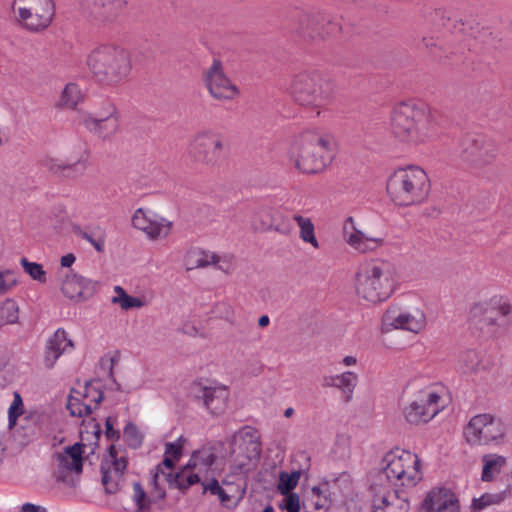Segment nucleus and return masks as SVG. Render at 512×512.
<instances>
[{
  "instance_id": "nucleus-1",
  "label": "nucleus",
  "mask_w": 512,
  "mask_h": 512,
  "mask_svg": "<svg viewBox=\"0 0 512 512\" xmlns=\"http://www.w3.org/2000/svg\"><path fill=\"white\" fill-rule=\"evenodd\" d=\"M390 130L394 138L402 143L425 144L438 136L439 115L425 102H403L392 111Z\"/></svg>"
},
{
  "instance_id": "nucleus-2",
  "label": "nucleus",
  "mask_w": 512,
  "mask_h": 512,
  "mask_svg": "<svg viewBox=\"0 0 512 512\" xmlns=\"http://www.w3.org/2000/svg\"><path fill=\"white\" fill-rule=\"evenodd\" d=\"M186 439L178 437L165 444L164 458L150 473L148 495L139 483L133 485L135 512H150L152 505L159 504L166 497L167 488H173L175 464L180 460Z\"/></svg>"
},
{
  "instance_id": "nucleus-3",
  "label": "nucleus",
  "mask_w": 512,
  "mask_h": 512,
  "mask_svg": "<svg viewBox=\"0 0 512 512\" xmlns=\"http://www.w3.org/2000/svg\"><path fill=\"white\" fill-rule=\"evenodd\" d=\"M397 284L396 268L386 260L363 263L355 275V290L362 300L377 304L386 301Z\"/></svg>"
},
{
  "instance_id": "nucleus-4",
  "label": "nucleus",
  "mask_w": 512,
  "mask_h": 512,
  "mask_svg": "<svg viewBox=\"0 0 512 512\" xmlns=\"http://www.w3.org/2000/svg\"><path fill=\"white\" fill-rule=\"evenodd\" d=\"M87 65L96 81L105 86L123 83L132 69L129 53L114 44L94 48L88 55Z\"/></svg>"
},
{
  "instance_id": "nucleus-5",
  "label": "nucleus",
  "mask_w": 512,
  "mask_h": 512,
  "mask_svg": "<svg viewBox=\"0 0 512 512\" xmlns=\"http://www.w3.org/2000/svg\"><path fill=\"white\" fill-rule=\"evenodd\" d=\"M257 464L244 459L236 454H232L217 475L208 482L202 484L203 491L211 495L218 496L223 505H227L234 498H241L246 490V482L249 474L255 469Z\"/></svg>"
},
{
  "instance_id": "nucleus-6",
  "label": "nucleus",
  "mask_w": 512,
  "mask_h": 512,
  "mask_svg": "<svg viewBox=\"0 0 512 512\" xmlns=\"http://www.w3.org/2000/svg\"><path fill=\"white\" fill-rule=\"evenodd\" d=\"M386 190L396 205H416L428 197L430 180L425 170L419 166L401 167L389 175Z\"/></svg>"
},
{
  "instance_id": "nucleus-7",
  "label": "nucleus",
  "mask_w": 512,
  "mask_h": 512,
  "mask_svg": "<svg viewBox=\"0 0 512 512\" xmlns=\"http://www.w3.org/2000/svg\"><path fill=\"white\" fill-rule=\"evenodd\" d=\"M331 150L328 138L317 131L303 132L290 145L287 156L291 165L302 173L315 174L323 171L329 164L324 152Z\"/></svg>"
},
{
  "instance_id": "nucleus-8",
  "label": "nucleus",
  "mask_w": 512,
  "mask_h": 512,
  "mask_svg": "<svg viewBox=\"0 0 512 512\" xmlns=\"http://www.w3.org/2000/svg\"><path fill=\"white\" fill-rule=\"evenodd\" d=\"M380 467L376 482H384L393 487L412 488L423 478L418 455L398 447L385 453Z\"/></svg>"
},
{
  "instance_id": "nucleus-9",
  "label": "nucleus",
  "mask_w": 512,
  "mask_h": 512,
  "mask_svg": "<svg viewBox=\"0 0 512 512\" xmlns=\"http://www.w3.org/2000/svg\"><path fill=\"white\" fill-rule=\"evenodd\" d=\"M447 390L440 383L417 388L402 407V416L410 425L428 423L446 406Z\"/></svg>"
},
{
  "instance_id": "nucleus-10",
  "label": "nucleus",
  "mask_w": 512,
  "mask_h": 512,
  "mask_svg": "<svg viewBox=\"0 0 512 512\" xmlns=\"http://www.w3.org/2000/svg\"><path fill=\"white\" fill-rule=\"evenodd\" d=\"M218 471L219 464L213 449L204 446L193 451L187 463L176 472L173 488L186 491L193 485L216 478Z\"/></svg>"
},
{
  "instance_id": "nucleus-11",
  "label": "nucleus",
  "mask_w": 512,
  "mask_h": 512,
  "mask_svg": "<svg viewBox=\"0 0 512 512\" xmlns=\"http://www.w3.org/2000/svg\"><path fill=\"white\" fill-rule=\"evenodd\" d=\"M506 433L505 423L489 413L473 416L463 430L465 441L472 447L500 446L505 442Z\"/></svg>"
},
{
  "instance_id": "nucleus-12",
  "label": "nucleus",
  "mask_w": 512,
  "mask_h": 512,
  "mask_svg": "<svg viewBox=\"0 0 512 512\" xmlns=\"http://www.w3.org/2000/svg\"><path fill=\"white\" fill-rule=\"evenodd\" d=\"M11 11L14 20L25 30L42 32L55 16L54 0H13Z\"/></svg>"
},
{
  "instance_id": "nucleus-13",
  "label": "nucleus",
  "mask_w": 512,
  "mask_h": 512,
  "mask_svg": "<svg viewBox=\"0 0 512 512\" xmlns=\"http://www.w3.org/2000/svg\"><path fill=\"white\" fill-rule=\"evenodd\" d=\"M289 93L302 106L319 107L332 97L330 84L318 72L296 75L290 84Z\"/></svg>"
},
{
  "instance_id": "nucleus-14",
  "label": "nucleus",
  "mask_w": 512,
  "mask_h": 512,
  "mask_svg": "<svg viewBox=\"0 0 512 512\" xmlns=\"http://www.w3.org/2000/svg\"><path fill=\"white\" fill-rule=\"evenodd\" d=\"M427 318L420 308H404L390 306L382 316L381 329L383 332L391 330H405L413 334H419L425 330Z\"/></svg>"
},
{
  "instance_id": "nucleus-15",
  "label": "nucleus",
  "mask_w": 512,
  "mask_h": 512,
  "mask_svg": "<svg viewBox=\"0 0 512 512\" xmlns=\"http://www.w3.org/2000/svg\"><path fill=\"white\" fill-rule=\"evenodd\" d=\"M225 152L224 137L213 130L196 134L188 146V154L197 162L214 166L221 162Z\"/></svg>"
},
{
  "instance_id": "nucleus-16",
  "label": "nucleus",
  "mask_w": 512,
  "mask_h": 512,
  "mask_svg": "<svg viewBox=\"0 0 512 512\" xmlns=\"http://www.w3.org/2000/svg\"><path fill=\"white\" fill-rule=\"evenodd\" d=\"M131 222L132 226L150 241L166 239L173 229L172 221L150 208L136 209Z\"/></svg>"
},
{
  "instance_id": "nucleus-17",
  "label": "nucleus",
  "mask_w": 512,
  "mask_h": 512,
  "mask_svg": "<svg viewBox=\"0 0 512 512\" xmlns=\"http://www.w3.org/2000/svg\"><path fill=\"white\" fill-rule=\"evenodd\" d=\"M373 512H408L409 502L397 487L384 482H374L372 487Z\"/></svg>"
},
{
  "instance_id": "nucleus-18",
  "label": "nucleus",
  "mask_w": 512,
  "mask_h": 512,
  "mask_svg": "<svg viewBox=\"0 0 512 512\" xmlns=\"http://www.w3.org/2000/svg\"><path fill=\"white\" fill-rule=\"evenodd\" d=\"M204 80L210 95L219 101L234 100L240 93L237 85L226 76L221 62L217 59H214L207 70Z\"/></svg>"
},
{
  "instance_id": "nucleus-19",
  "label": "nucleus",
  "mask_w": 512,
  "mask_h": 512,
  "mask_svg": "<svg viewBox=\"0 0 512 512\" xmlns=\"http://www.w3.org/2000/svg\"><path fill=\"white\" fill-rule=\"evenodd\" d=\"M79 121L90 132H93L102 139H108L113 136L119 128V119L117 117L116 108L113 104L108 103L104 110L97 115L81 112Z\"/></svg>"
},
{
  "instance_id": "nucleus-20",
  "label": "nucleus",
  "mask_w": 512,
  "mask_h": 512,
  "mask_svg": "<svg viewBox=\"0 0 512 512\" xmlns=\"http://www.w3.org/2000/svg\"><path fill=\"white\" fill-rule=\"evenodd\" d=\"M343 239L345 243L360 254L371 253L385 244V237L382 235H369L363 232L353 217H348L343 224Z\"/></svg>"
},
{
  "instance_id": "nucleus-21",
  "label": "nucleus",
  "mask_w": 512,
  "mask_h": 512,
  "mask_svg": "<svg viewBox=\"0 0 512 512\" xmlns=\"http://www.w3.org/2000/svg\"><path fill=\"white\" fill-rule=\"evenodd\" d=\"M97 289V281L86 278L73 270L60 275V291L72 301H85L92 297Z\"/></svg>"
},
{
  "instance_id": "nucleus-22",
  "label": "nucleus",
  "mask_w": 512,
  "mask_h": 512,
  "mask_svg": "<svg viewBox=\"0 0 512 512\" xmlns=\"http://www.w3.org/2000/svg\"><path fill=\"white\" fill-rule=\"evenodd\" d=\"M193 392L211 414L219 415L224 412L229 398L226 386L216 382H200L194 384Z\"/></svg>"
},
{
  "instance_id": "nucleus-23",
  "label": "nucleus",
  "mask_w": 512,
  "mask_h": 512,
  "mask_svg": "<svg viewBox=\"0 0 512 512\" xmlns=\"http://www.w3.org/2000/svg\"><path fill=\"white\" fill-rule=\"evenodd\" d=\"M126 467V458L118 455L115 447L111 446L101 464L102 484L107 493H115L119 489Z\"/></svg>"
},
{
  "instance_id": "nucleus-24",
  "label": "nucleus",
  "mask_w": 512,
  "mask_h": 512,
  "mask_svg": "<svg viewBox=\"0 0 512 512\" xmlns=\"http://www.w3.org/2000/svg\"><path fill=\"white\" fill-rule=\"evenodd\" d=\"M82 12L95 19L112 22L124 13L127 7L126 0H78Z\"/></svg>"
},
{
  "instance_id": "nucleus-25",
  "label": "nucleus",
  "mask_w": 512,
  "mask_h": 512,
  "mask_svg": "<svg viewBox=\"0 0 512 512\" xmlns=\"http://www.w3.org/2000/svg\"><path fill=\"white\" fill-rule=\"evenodd\" d=\"M236 454L257 464L261 454L260 434L257 429L251 426H244L234 436Z\"/></svg>"
},
{
  "instance_id": "nucleus-26",
  "label": "nucleus",
  "mask_w": 512,
  "mask_h": 512,
  "mask_svg": "<svg viewBox=\"0 0 512 512\" xmlns=\"http://www.w3.org/2000/svg\"><path fill=\"white\" fill-rule=\"evenodd\" d=\"M422 512H461L457 496L449 489L434 488L422 502Z\"/></svg>"
},
{
  "instance_id": "nucleus-27",
  "label": "nucleus",
  "mask_w": 512,
  "mask_h": 512,
  "mask_svg": "<svg viewBox=\"0 0 512 512\" xmlns=\"http://www.w3.org/2000/svg\"><path fill=\"white\" fill-rule=\"evenodd\" d=\"M74 348L75 344L68 332L63 328H58L46 343L45 367L52 368L63 354L71 353Z\"/></svg>"
},
{
  "instance_id": "nucleus-28",
  "label": "nucleus",
  "mask_w": 512,
  "mask_h": 512,
  "mask_svg": "<svg viewBox=\"0 0 512 512\" xmlns=\"http://www.w3.org/2000/svg\"><path fill=\"white\" fill-rule=\"evenodd\" d=\"M332 504L331 493L327 483L313 486L305 497L306 512H328Z\"/></svg>"
},
{
  "instance_id": "nucleus-29",
  "label": "nucleus",
  "mask_w": 512,
  "mask_h": 512,
  "mask_svg": "<svg viewBox=\"0 0 512 512\" xmlns=\"http://www.w3.org/2000/svg\"><path fill=\"white\" fill-rule=\"evenodd\" d=\"M22 415L25 420L34 424H38L43 418V413L37 408L25 410L20 393L15 391L13 393V401L8 408V428L13 429L17 424L18 418Z\"/></svg>"
},
{
  "instance_id": "nucleus-30",
  "label": "nucleus",
  "mask_w": 512,
  "mask_h": 512,
  "mask_svg": "<svg viewBox=\"0 0 512 512\" xmlns=\"http://www.w3.org/2000/svg\"><path fill=\"white\" fill-rule=\"evenodd\" d=\"M357 382L358 375L352 371H346L337 375L324 376L322 386L338 388L344 394L345 399L349 401L352 398Z\"/></svg>"
},
{
  "instance_id": "nucleus-31",
  "label": "nucleus",
  "mask_w": 512,
  "mask_h": 512,
  "mask_svg": "<svg viewBox=\"0 0 512 512\" xmlns=\"http://www.w3.org/2000/svg\"><path fill=\"white\" fill-rule=\"evenodd\" d=\"M84 447L81 443H75L72 446L66 447L62 453L58 454L59 468L63 471L81 473Z\"/></svg>"
},
{
  "instance_id": "nucleus-32",
  "label": "nucleus",
  "mask_w": 512,
  "mask_h": 512,
  "mask_svg": "<svg viewBox=\"0 0 512 512\" xmlns=\"http://www.w3.org/2000/svg\"><path fill=\"white\" fill-rule=\"evenodd\" d=\"M481 480L491 482L497 480L507 466V458L497 453L484 454L481 458Z\"/></svg>"
},
{
  "instance_id": "nucleus-33",
  "label": "nucleus",
  "mask_w": 512,
  "mask_h": 512,
  "mask_svg": "<svg viewBox=\"0 0 512 512\" xmlns=\"http://www.w3.org/2000/svg\"><path fill=\"white\" fill-rule=\"evenodd\" d=\"M489 308L496 309L502 316H507L512 312V305L510 301L503 296H493L489 302H480L472 306L470 314L473 318H480L484 316Z\"/></svg>"
},
{
  "instance_id": "nucleus-34",
  "label": "nucleus",
  "mask_w": 512,
  "mask_h": 512,
  "mask_svg": "<svg viewBox=\"0 0 512 512\" xmlns=\"http://www.w3.org/2000/svg\"><path fill=\"white\" fill-rule=\"evenodd\" d=\"M253 226L260 231L276 230L282 234L290 232V225L285 222L277 223L269 209H262L257 213L253 220Z\"/></svg>"
},
{
  "instance_id": "nucleus-35",
  "label": "nucleus",
  "mask_w": 512,
  "mask_h": 512,
  "mask_svg": "<svg viewBox=\"0 0 512 512\" xmlns=\"http://www.w3.org/2000/svg\"><path fill=\"white\" fill-rule=\"evenodd\" d=\"M293 220L297 223L299 228L300 239L307 244H310L314 249L320 247L319 241L315 234V225L309 217L295 214Z\"/></svg>"
},
{
  "instance_id": "nucleus-36",
  "label": "nucleus",
  "mask_w": 512,
  "mask_h": 512,
  "mask_svg": "<svg viewBox=\"0 0 512 512\" xmlns=\"http://www.w3.org/2000/svg\"><path fill=\"white\" fill-rule=\"evenodd\" d=\"M113 290L115 295L111 298V302L119 305L122 310L128 311L133 308H142L146 305L144 298L130 296L119 285L114 286Z\"/></svg>"
},
{
  "instance_id": "nucleus-37",
  "label": "nucleus",
  "mask_w": 512,
  "mask_h": 512,
  "mask_svg": "<svg viewBox=\"0 0 512 512\" xmlns=\"http://www.w3.org/2000/svg\"><path fill=\"white\" fill-rule=\"evenodd\" d=\"M84 94L80 86L74 82L66 84L64 87L59 105L65 108L74 109L82 102Z\"/></svg>"
},
{
  "instance_id": "nucleus-38",
  "label": "nucleus",
  "mask_w": 512,
  "mask_h": 512,
  "mask_svg": "<svg viewBox=\"0 0 512 512\" xmlns=\"http://www.w3.org/2000/svg\"><path fill=\"white\" fill-rule=\"evenodd\" d=\"M300 478V470H293L291 472L281 471L276 486L277 492L281 495L293 494V490L297 487Z\"/></svg>"
},
{
  "instance_id": "nucleus-39",
  "label": "nucleus",
  "mask_w": 512,
  "mask_h": 512,
  "mask_svg": "<svg viewBox=\"0 0 512 512\" xmlns=\"http://www.w3.org/2000/svg\"><path fill=\"white\" fill-rule=\"evenodd\" d=\"M67 409L72 416L84 417L92 412V407L81 397L80 393L71 389L67 400Z\"/></svg>"
},
{
  "instance_id": "nucleus-40",
  "label": "nucleus",
  "mask_w": 512,
  "mask_h": 512,
  "mask_svg": "<svg viewBox=\"0 0 512 512\" xmlns=\"http://www.w3.org/2000/svg\"><path fill=\"white\" fill-rule=\"evenodd\" d=\"M80 393L81 397L94 409L103 399V393L97 383L86 382L84 385H78L72 388Z\"/></svg>"
},
{
  "instance_id": "nucleus-41",
  "label": "nucleus",
  "mask_w": 512,
  "mask_h": 512,
  "mask_svg": "<svg viewBox=\"0 0 512 512\" xmlns=\"http://www.w3.org/2000/svg\"><path fill=\"white\" fill-rule=\"evenodd\" d=\"M19 320V306L13 299L0 303V327L16 324Z\"/></svg>"
},
{
  "instance_id": "nucleus-42",
  "label": "nucleus",
  "mask_w": 512,
  "mask_h": 512,
  "mask_svg": "<svg viewBox=\"0 0 512 512\" xmlns=\"http://www.w3.org/2000/svg\"><path fill=\"white\" fill-rule=\"evenodd\" d=\"M20 264L24 272L28 274L32 280L40 284H45L47 282V272L42 264L29 261L25 257L20 259Z\"/></svg>"
},
{
  "instance_id": "nucleus-43",
  "label": "nucleus",
  "mask_w": 512,
  "mask_h": 512,
  "mask_svg": "<svg viewBox=\"0 0 512 512\" xmlns=\"http://www.w3.org/2000/svg\"><path fill=\"white\" fill-rule=\"evenodd\" d=\"M81 237L89 242L97 252H104L106 232L104 229L97 227L92 232H84Z\"/></svg>"
},
{
  "instance_id": "nucleus-44",
  "label": "nucleus",
  "mask_w": 512,
  "mask_h": 512,
  "mask_svg": "<svg viewBox=\"0 0 512 512\" xmlns=\"http://www.w3.org/2000/svg\"><path fill=\"white\" fill-rule=\"evenodd\" d=\"M86 159H87L86 151H83L81 153V155L79 156V158L76 160H71L69 162H65V161H62L59 159H50L47 161L46 166L54 173H58L62 170L71 168L72 166H74L78 163L85 162Z\"/></svg>"
},
{
  "instance_id": "nucleus-45",
  "label": "nucleus",
  "mask_w": 512,
  "mask_h": 512,
  "mask_svg": "<svg viewBox=\"0 0 512 512\" xmlns=\"http://www.w3.org/2000/svg\"><path fill=\"white\" fill-rule=\"evenodd\" d=\"M283 499L279 502L278 507L286 512H300L301 501L297 493L282 495Z\"/></svg>"
},
{
  "instance_id": "nucleus-46",
  "label": "nucleus",
  "mask_w": 512,
  "mask_h": 512,
  "mask_svg": "<svg viewBox=\"0 0 512 512\" xmlns=\"http://www.w3.org/2000/svg\"><path fill=\"white\" fill-rule=\"evenodd\" d=\"M18 283L17 275L13 270L0 271V294L6 293Z\"/></svg>"
},
{
  "instance_id": "nucleus-47",
  "label": "nucleus",
  "mask_w": 512,
  "mask_h": 512,
  "mask_svg": "<svg viewBox=\"0 0 512 512\" xmlns=\"http://www.w3.org/2000/svg\"><path fill=\"white\" fill-rule=\"evenodd\" d=\"M196 264L198 267H204L211 264H216L219 257L211 252L199 251L196 253Z\"/></svg>"
},
{
  "instance_id": "nucleus-48",
  "label": "nucleus",
  "mask_w": 512,
  "mask_h": 512,
  "mask_svg": "<svg viewBox=\"0 0 512 512\" xmlns=\"http://www.w3.org/2000/svg\"><path fill=\"white\" fill-rule=\"evenodd\" d=\"M182 332L189 336H204V330L202 328L197 327L193 323L186 322L182 325Z\"/></svg>"
},
{
  "instance_id": "nucleus-49",
  "label": "nucleus",
  "mask_w": 512,
  "mask_h": 512,
  "mask_svg": "<svg viewBox=\"0 0 512 512\" xmlns=\"http://www.w3.org/2000/svg\"><path fill=\"white\" fill-rule=\"evenodd\" d=\"M18 512H47V509L44 506L27 502L19 506Z\"/></svg>"
},
{
  "instance_id": "nucleus-50",
  "label": "nucleus",
  "mask_w": 512,
  "mask_h": 512,
  "mask_svg": "<svg viewBox=\"0 0 512 512\" xmlns=\"http://www.w3.org/2000/svg\"><path fill=\"white\" fill-rule=\"evenodd\" d=\"M75 260L76 257L72 253H68L61 257L60 263L62 267L69 268L74 264Z\"/></svg>"
},
{
  "instance_id": "nucleus-51",
  "label": "nucleus",
  "mask_w": 512,
  "mask_h": 512,
  "mask_svg": "<svg viewBox=\"0 0 512 512\" xmlns=\"http://www.w3.org/2000/svg\"><path fill=\"white\" fill-rule=\"evenodd\" d=\"M341 363L346 367L354 366L357 364V358L355 356L348 355L342 359Z\"/></svg>"
},
{
  "instance_id": "nucleus-52",
  "label": "nucleus",
  "mask_w": 512,
  "mask_h": 512,
  "mask_svg": "<svg viewBox=\"0 0 512 512\" xmlns=\"http://www.w3.org/2000/svg\"><path fill=\"white\" fill-rule=\"evenodd\" d=\"M485 504L486 503L484 502V497H481L479 499H475L473 501L472 506H473L474 509H481Z\"/></svg>"
},
{
  "instance_id": "nucleus-53",
  "label": "nucleus",
  "mask_w": 512,
  "mask_h": 512,
  "mask_svg": "<svg viewBox=\"0 0 512 512\" xmlns=\"http://www.w3.org/2000/svg\"><path fill=\"white\" fill-rule=\"evenodd\" d=\"M269 322H270V319L267 315L261 316L258 320V324L261 327H266L269 324Z\"/></svg>"
},
{
  "instance_id": "nucleus-54",
  "label": "nucleus",
  "mask_w": 512,
  "mask_h": 512,
  "mask_svg": "<svg viewBox=\"0 0 512 512\" xmlns=\"http://www.w3.org/2000/svg\"><path fill=\"white\" fill-rule=\"evenodd\" d=\"M294 413L293 408H287L284 412L285 417H290Z\"/></svg>"
},
{
  "instance_id": "nucleus-55",
  "label": "nucleus",
  "mask_w": 512,
  "mask_h": 512,
  "mask_svg": "<svg viewBox=\"0 0 512 512\" xmlns=\"http://www.w3.org/2000/svg\"><path fill=\"white\" fill-rule=\"evenodd\" d=\"M106 428H107V434H110V432L112 431V424L110 422V419H107V421H106Z\"/></svg>"
},
{
  "instance_id": "nucleus-56",
  "label": "nucleus",
  "mask_w": 512,
  "mask_h": 512,
  "mask_svg": "<svg viewBox=\"0 0 512 512\" xmlns=\"http://www.w3.org/2000/svg\"><path fill=\"white\" fill-rule=\"evenodd\" d=\"M423 42L425 43L426 47L433 46L434 43L426 38L423 39Z\"/></svg>"
},
{
  "instance_id": "nucleus-57",
  "label": "nucleus",
  "mask_w": 512,
  "mask_h": 512,
  "mask_svg": "<svg viewBox=\"0 0 512 512\" xmlns=\"http://www.w3.org/2000/svg\"><path fill=\"white\" fill-rule=\"evenodd\" d=\"M263 512H274V508L271 505H268L264 508Z\"/></svg>"
},
{
  "instance_id": "nucleus-58",
  "label": "nucleus",
  "mask_w": 512,
  "mask_h": 512,
  "mask_svg": "<svg viewBox=\"0 0 512 512\" xmlns=\"http://www.w3.org/2000/svg\"><path fill=\"white\" fill-rule=\"evenodd\" d=\"M485 321L487 322V324H493L494 323V320L492 318H486Z\"/></svg>"
},
{
  "instance_id": "nucleus-59",
  "label": "nucleus",
  "mask_w": 512,
  "mask_h": 512,
  "mask_svg": "<svg viewBox=\"0 0 512 512\" xmlns=\"http://www.w3.org/2000/svg\"><path fill=\"white\" fill-rule=\"evenodd\" d=\"M129 430H130V427H127L126 430H125V433H129Z\"/></svg>"
}]
</instances>
